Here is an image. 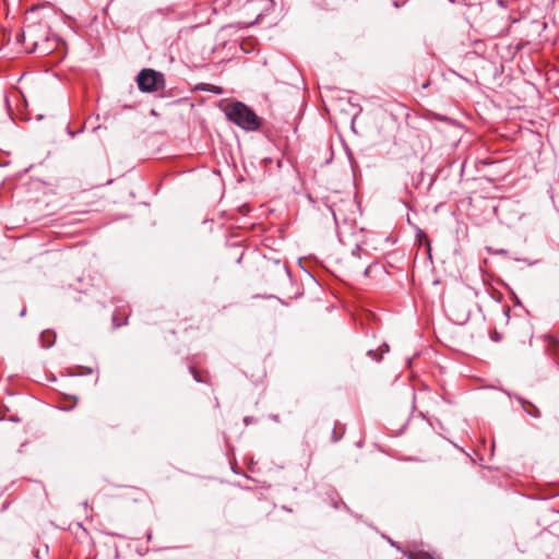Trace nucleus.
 Instances as JSON below:
<instances>
[{
	"label": "nucleus",
	"instance_id": "nucleus-1",
	"mask_svg": "<svg viewBox=\"0 0 559 559\" xmlns=\"http://www.w3.org/2000/svg\"><path fill=\"white\" fill-rule=\"evenodd\" d=\"M224 112L227 119L238 127L253 131L260 128V119L255 112L240 102L228 104Z\"/></svg>",
	"mask_w": 559,
	"mask_h": 559
},
{
	"label": "nucleus",
	"instance_id": "nucleus-2",
	"mask_svg": "<svg viewBox=\"0 0 559 559\" xmlns=\"http://www.w3.org/2000/svg\"><path fill=\"white\" fill-rule=\"evenodd\" d=\"M138 87L143 93H156L165 90L164 74L153 69H142L136 76Z\"/></svg>",
	"mask_w": 559,
	"mask_h": 559
},
{
	"label": "nucleus",
	"instance_id": "nucleus-3",
	"mask_svg": "<svg viewBox=\"0 0 559 559\" xmlns=\"http://www.w3.org/2000/svg\"><path fill=\"white\" fill-rule=\"evenodd\" d=\"M523 408L527 414H530L534 417H539V415H540L539 411L531 403L523 404Z\"/></svg>",
	"mask_w": 559,
	"mask_h": 559
},
{
	"label": "nucleus",
	"instance_id": "nucleus-4",
	"mask_svg": "<svg viewBox=\"0 0 559 559\" xmlns=\"http://www.w3.org/2000/svg\"><path fill=\"white\" fill-rule=\"evenodd\" d=\"M409 559H435L428 552H414L409 555Z\"/></svg>",
	"mask_w": 559,
	"mask_h": 559
},
{
	"label": "nucleus",
	"instance_id": "nucleus-5",
	"mask_svg": "<svg viewBox=\"0 0 559 559\" xmlns=\"http://www.w3.org/2000/svg\"><path fill=\"white\" fill-rule=\"evenodd\" d=\"M46 335H47V336H49V337H51V340H50V341H48L45 345H46V346H51V345H52V343H53V341H55V335H53V334H51L50 332H44V333L41 334V338H43L44 343L46 342V341H45Z\"/></svg>",
	"mask_w": 559,
	"mask_h": 559
},
{
	"label": "nucleus",
	"instance_id": "nucleus-6",
	"mask_svg": "<svg viewBox=\"0 0 559 559\" xmlns=\"http://www.w3.org/2000/svg\"><path fill=\"white\" fill-rule=\"evenodd\" d=\"M212 91L215 92V93H221V88L219 87H214Z\"/></svg>",
	"mask_w": 559,
	"mask_h": 559
}]
</instances>
